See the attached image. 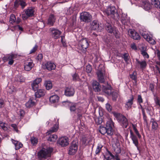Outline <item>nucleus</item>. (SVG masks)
<instances>
[{
	"label": "nucleus",
	"instance_id": "obj_56",
	"mask_svg": "<svg viewBox=\"0 0 160 160\" xmlns=\"http://www.w3.org/2000/svg\"><path fill=\"white\" fill-rule=\"evenodd\" d=\"M11 127L13 128V129L16 131V132H18L19 131L18 130V127L17 125L14 124H13L11 125Z\"/></svg>",
	"mask_w": 160,
	"mask_h": 160
},
{
	"label": "nucleus",
	"instance_id": "obj_30",
	"mask_svg": "<svg viewBox=\"0 0 160 160\" xmlns=\"http://www.w3.org/2000/svg\"><path fill=\"white\" fill-rule=\"evenodd\" d=\"M56 18L53 15H51L48 19L47 24L50 26H52L55 22Z\"/></svg>",
	"mask_w": 160,
	"mask_h": 160
},
{
	"label": "nucleus",
	"instance_id": "obj_57",
	"mask_svg": "<svg viewBox=\"0 0 160 160\" xmlns=\"http://www.w3.org/2000/svg\"><path fill=\"white\" fill-rule=\"evenodd\" d=\"M92 69V67L90 65H88L86 66V71L88 73L91 72Z\"/></svg>",
	"mask_w": 160,
	"mask_h": 160
},
{
	"label": "nucleus",
	"instance_id": "obj_59",
	"mask_svg": "<svg viewBox=\"0 0 160 160\" xmlns=\"http://www.w3.org/2000/svg\"><path fill=\"white\" fill-rule=\"evenodd\" d=\"M138 102L139 104H140L143 102L142 99L140 95H138Z\"/></svg>",
	"mask_w": 160,
	"mask_h": 160
},
{
	"label": "nucleus",
	"instance_id": "obj_1",
	"mask_svg": "<svg viewBox=\"0 0 160 160\" xmlns=\"http://www.w3.org/2000/svg\"><path fill=\"white\" fill-rule=\"evenodd\" d=\"M114 126L113 122L111 119H109L107 122L106 127L100 126L99 131L102 134L107 133L108 135L112 136L113 134V127Z\"/></svg>",
	"mask_w": 160,
	"mask_h": 160
},
{
	"label": "nucleus",
	"instance_id": "obj_55",
	"mask_svg": "<svg viewBox=\"0 0 160 160\" xmlns=\"http://www.w3.org/2000/svg\"><path fill=\"white\" fill-rule=\"evenodd\" d=\"M41 81L42 79L41 78H38L34 80L33 82L36 83L38 85V84L41 82Z\"/></svg>",
	"mask_w": 160,
	"mask_h": 160
},
{
	"label": "nucleus",
	"instance_id": "obj_31",
	"mask_svg": "<svg viewBox=\"0 0 160 160\" xmlns=\"http://www.w3.org/2000/svg\"><path fill=\"white\" fill-rule=\"evenodd\" d=\"M35 8L33 7H31L27 9L25 13L28 16L31 17L34 15Z\"/></svg>",
	"mask_w": 160,
	"mask_h": 160
},
{
	"label": "nucleus",
	"instance_id": "obj_39",
	"mask_svg": "<svg viewBox=\"0 0 160 160\" xmlns=\"http://www.w3.org/2000/svg\"><path fill=\"white\" fill-rule=\"evenodd\" d=\"M35 104V102L32 101V100L30 99L26 104V106L27 108H30L33 106Z\"/></svg>",
	"mask_w": 160,
	"mask_h": 160
},
{
	"label": "nucleus",
	"instance_id": "obj_62",
	"mask_svg": "<svg viewBox=\"0 0 160 160\" xmlns=\"http://www.w3.org/2000/svg\"><path fill=\"white\" fill-rule=\"evenodd\" d=\"M134 130L135 134L137 136L138 138H140L141 137V135L139 133L138 130L136 129Z\"/></svg>",
	"mask_w": 160,
	"mask_h": 160
},
{
	"label": "nucleus",
	"instance_id": "obj_43",
	"mask_svg": "<svg viewBox=\"0 0 160 160\" xmlns=\"http://www.w3.org/2000/svg\"><path fill=\"white\" fill-rule=\"evenodd\" d=\"M154 2L152 4L154 5L155 7L157 8L160 9V0H152Z\"/></svg>",
	"mask_w": 160,
	"mask_h": 160
},
{
	"label": "nucleus",
	"instance_id": "obj_18",
	"mask_svg": "<svg viewBox=\"0 0 160 160\" xmlns=\"http://www.w3.org/2000/svg\"><path fill=\"white\" fill-rule=\"evenodd\" d=\"M128 34L134 39L138 40L140 38L139 34L134 30L129 29L128 31Z\"/></svg>",
	"mask_w": 160,
	"mask_h": 160
},
{
	"label": "nucleus",
	"instance_id": "obj_40",
	"mask_svg": "<svg viewBox=\"0 0 160 160\" xmlns=\"http://www.w3.org/2000/svg\"><path fill=\"white\" fill-rule=\"evenodd\" d=\"M57 138L58 137L57 135L52 134L50 136L48 140L51 142H55Z\"/></svg>",
	"mask_w": 160,
	"mask_h": 160
},
{
	"label": "nucleus",
	"instance_id": "obj_20",
	"mask_svg": "<svg viewBox=\"0 0 160 160\" xmlns=\"http://www.w3.org/2000/svg\"><path fill=\"white\" fill-rule=\"evenodd\" d=\"M134 99V97L133 95H131L129 98L127 100L126 102L125 107L128 110L131 108L133 104V100Z\"/></svg>",
	"mask_w": 160,
	"mask_h": 160
},
{
	"label": "nucleus",
	"instance_id": "obj_54",
	"mask_svg": "<svg viewBox=\"0 0 160 160\" xmlns=\"http://www.w3.org/2000/svg\"><path fill=\"white\" fill-rule=\"evenodd\" d=\"M38 48V46L37 45H35L34 47L30 51L29 53H32L35 52V51L37 50Z\"/></svg>",
	"mask_w": 160,
	"mask_h": 160
},
{
	"label": "nucleus",
	"instance_id": "obj_38",
	"mask_svg": "<svg viewBox=\"0 0 160 160\" xmlns=\"http://www.w3.org/2000/svg\"><path fill=\"white\" fill-rule=\"evenodd\" d=\"M15 80L18 82H23L24 81L25 79L23 76L18 75L15 77Z\"/></svg>",
	"mask_w": 160,
	"mask_h": 160
},
{
	"label": "nucleus",
	"instance_id": "obj_6",
	"mask_svg": "<svg viewBox=\"0 0 160 160\" xmlns=\"http://www.w3.org/2000/svg\"><path fill=\"white\" fill-rule=\"evenodd\" d=\"M78 143V142H73L68 148V154L74 155L77 151Z\"/></svg>",
	"mask_w": 160,
	"mask_h": 160
},
{
	"label": "nucleus",
	"instance_id": "obj_52",
	"mask_svg": "<svg viewBox=\"0 0 160 160\" xmlns=\"http://www.w3.org/2000/svg\"><path fill=\"white\" fill-rule=\"evenodd\" d=\"M130 77L132 79L136 80L137 78L136 72L134 71L132 74H130Z\"/></svg>",
	"mask_w": 160,
	"mask_h": 160
},
{
	"label": "nucleus",
	"instance_id": "obj_34",
	"mask_svg": "<svg viewBox=\"0 0 160 160\" xmlns=\"http://www.w3.org/2000/svg\"><path fill=\"white\" fill-rule=\"evenodd\" d=\"M44 85L46 89L48 90L52 88V83L50 81H45L44 82Z\"/></svg>",
	"mask_w": 160,
	"mask_h": 160
},
{
	"label": "nucleus",
	"instance_id": "obj_29",
	"mask_svg": "<svg viewBox=\"0 0 160 160\" xmlns=\"http://www.w3.org/2000/svg\"><path fill=\"white\" fill-rule=\"evenodd\" d=\"M98 80L100 82L103 83L104 82V79L103 73L102 71L99 70L97 73Z\"/></svg>",
	"mask_w": 160,
	"mask_h": 160
},
{
	"label": "nucleus",
	"instance_id": "obj_23",
	"mask_svg": "<svg viewBox=\"0 0 160 160\" xmlns=\"http://www.w3.org/2000/svg\"><path fill=\"white\" fill-rule=\"evenodd\" d=\"M74 93V90L72 88H67L65 91V94L67 96L70 97L73 96Z\"/></svg>",
	"mask_w": 160,
	"mask_h": 160
},
{
	"label": "nucleus",
	"instance_id": "obj_25",
	"mask_svg": "<svg viewBox=\"0 0 160 160\" xmlns=\"http://www.w3.org/2000/svg\"><path fill=\"white\" fill-rule=\"evenodd\" d=\"M20 5L23 8L26 5L25 2L22 0H16L14 2V6L17 8L19 5Z\"/></svg>",
	"mask_w": 160,
	"mask_h": 160
},
{
	"label": "nucleus",
	"instance_id": "obj_11",
	"mask_svg": "<svg viewBox=\"0 0 160 160\" xmlns=\"http://www.w3.org/2000/svg\"><path fill=\"white\" fill-rule=\"evenodd\" d=\"M115 10L116 8L115 7L109 6L107 8L105 12L107 15H111L112 18H115L114 15L116 14Z\"/></svg>",
	"mask_w": 160,
	"mask_h": 160
},
{
	"label": "nucleus",
	"instance_id": "obj_9",
	"mask_svg": "<svg viewBox=\"0 0 160 160\" xmlns=\"http://www.w3.org/2000/svg\"><path fill=\"white\" fill-rule=\"evenodd\" d=\"M17 57L16 55L14 54H9L4 57L3 60L4 62L8 61V64L12 65L13 63V59Z\"/></svg>",
	"mask_w": 160,
	"mask_h": 160
},
{
	"label": "nucleus",
	"instance_id": "obj_58",
	"mask_svg": "<svg viewBox=\"0 0 160 160\" xmlns=\"http://www.w3.org/2000/svg\"><path fill=\"white\" fill-rule=\"evenodd\" d=\"M73 80H78L79 79V76L78 75L76 74L75 73L73 74L72 76Z\"/></svg>",
	"mask_w": 160,
	"mask_h": 160
},
{
	"label": "nucleus",
	"instance_id": "obj_41",
	"mask_svg": "<svg viewBox=\"0 0 160 160\" xmlns=\"http://www.w3.org/2000/svg\"><path fill=\"white\" fill-rule=\"evenodd\" d=\"M58 125L57 124L55 125L53 128L47 132V134H49L51 133L56 132L58 130Z\"/></svg>",
	"mask_w": 160,
	"mask_h": 160
},
{
	"label": "nucleus",
	"instance_id": "obj_47",
	"mask_svg": "<svg viewBox=\"0 0 160 160\" xmlns=\"http://www.w3.org/2000/svg\"><path fill=\"white\" fill-rule=\"evenodd\" d=\"M102 147V146L101 144H98L97 147L95 151V153L96 154H98L101 151V148Z\"/></svg>",
	"mask_w": 160,
	"mask_h": 160
},
{
	"label": "nucleus",
	"instance_id": "obj_53",
	"mask_svg": "<svg viewBox=\"0 0 160 160\" xmlns=\"http://www.w3.org/2000/svg\"><path fill=\"white\" fill-rule=\"evenodd\" d=\"M106 108L108 111L110 112L111 111L112 107L108 103H107L106 104Z\"/></svg>",
	"mask_w": 160,
	"mask_h": 160
},
{
	"label": "nucleus",
	"instance_id": "obj_26",
	"mask_svg": "<svg viewBox=\"0 0 160 160\" xmlns=\"http://www.w3.org/2000/svg\"><path fill=\"white\" fill-rule=\"evenodd\" d=\"M116 142L114 141H113V143L115 144V146L116 147H115L114 151L116 154H119L121 152L120 146L118 141L117 138L116 139Z\"/></svg>",
	"mask_w": 160,
	"mask_h": 160
},
{
	"label": "nucleus",
	"instance_id": "obj_10",
	"mask_svg": "<svg viewBox=\"0 0 160 160\" xmlns=\"http://www.w3.org/2000/svg\"><path fill=\"white\" fill-rule=\"evenodd\" d=\"M140 6L146 11H148L150 10L152 7V4L148 0H142Z\"/></svg>",
	"mask_w": 160,
	"mask_h": 160
},
{
	"label": "nucleus",
	"instance_id": "obj_48",
	"mask_svg": "<svg viewBox=\"0 0 160 160\" xmlns=\"http://www.w3.org/2000/svg\"><path fill=\"white\" fill-rule=\"evenodd\" d=\"M124 17H122L121 20L122 23L125 25L126 24L127 20L125 14H124Z\"/></svg>",
	"mask_w": 160,
	"mask_h": 160
},
{
	"label": "nucleus",
	"instance_id": "obj_60",
	"mask_svg": "<svg viewBox=\"0 0 160 160\" xmlns=\"http://www.w3.org/2000/svg\"><path fill=\"white\" fill-rule=\"evenodd\" d=\"M95 120L96 122L98 124H100L102 122V119L101 118H97Z\"/></svg>",
	"mask_w": 160,
	"mask_h": 160
},
{
	"label": "nucleus",
	"instance_id": "obj_42",
	"mask_svg": "<svg viewBox=\"0 0 160 160\" xmlns=\"http://www.w3.org/2000/svg\"><path fill=\"white\" fill-rule=\"evenodd\" d=\"M151 122L152 123V129L154 130L157 129L158 127L157 122L153 120H152L151 121Z\"/></svg>",
	"mask_w": 160,
	"mask_h": 160
},
{
	"label": "nucleus",
	"instance_id": "obj_37",
	"mask_svg": "<svg viewBox=\"0 0 160 160\" xmlns=\"http://www.w3.org/2000/svg\"><path fill=\"white\" fill-rule=\"evenodd\" d=\"M146 48L143 47H142L141 50V54L144 58H148L149 55L145 51Z\"/></svg>",
	"mask_w": 160,
	"mask_h": 160
},
{
	"label": "nucleus",
	"instance_id": "obj_33",
	"mask_svg": "<svg viewBox=\"0 0 160 160\" xmlns=\"http://www.w3.org/2000/svg\"><path fill=\"white\" fill-rule=\"evenodd\" d=\"M11 140L12 142L15 145V149L16 150H18L22 147L23 145L20 142L14 140L13 139H12Z\"/></svg>",
	"mask_w": 160,
	"mask_h": 160
},
{
	"label": "nucleus",
	"instance_id": "obj_4",
	"mask_svg": "<svg viewBox=\"0 0 160 160\" xmlns=\"http://www.w3.org/2000/svg\"><path fill=\"white\" fill-rule=\"evenodd\" d=\"M111 88V86L108 85L105 86H103L102 89L103 91L107 95H109L111 94L112 95V99L113 100H116L118 97V93L115 92H113L112 93Z\"/></svg>",
	"mask_w": 160,
	"mask_h": 160
},
{
	"label": "nucleus",
	"instance_id": "obj_13",
	"mask_svg": "<svg viewBox=\"0 0 160 160\" xmlns=\"http://www.w3.org/2000/svg\"><path fill=\"white\" fill-rule=\"evenodd\" d=\"M130 137L133 143L137 147V149L139 150L138 148V141L137 137L135 135L131 130H130Z\"/></svg>",
	"mask_w": 160,
	"mask_h": 160
},
{
	"label": "nucleus",
	"instance_id": "obj_22",
	"mask_svg": "<svg viewBox=\"0 0 160 160\" xmlns=\"http://www.w3.org/2000/svg\"><path fill=\"white\" fill-rule=\"evenodd\" d=\"M90 28L91 30H100L101 29L97 21L93 20L90 24Z\"/></svg>",
	"mask_w": 160,
	"mask_h": 160
},
{
	"label": "nucleus",
	"instance_id": "obj_49",
	"mask_svg": "<svg viewBox=\"0 0 160 160\" xmlns=\"http://www.w3.org/2000/svg\"><path fill=\"white\" fill-rule=\"evenodd\" d=\"M32 87L33 90L35 91L38 88V85L33 82L32 84Z\"/></svg>",
	"mask_w": 160,
	"mask_h": 160
},
{
	"label": "nucleus",
	"instance_id": "obj_7",
	"mask_svg": "<svg viewBox=\"0 0 160 160\" xmlns=\"http://www.w3.org/2000/svg\"><path fill=\"white\" fill-rule=\"evenodd\" d=\"M105 28L107 32L110 33H113L116 36V37L117 38L116 34H118V31L116 29V28L112 25H111L109 23H107L105 25Z\"/></svg>",
	"mask_w": 160,
	"mask_h": 160
},
{
	"label": "nucleus",
	"instance_id": "obj_16",
	"mask_svg": "<svg viewBox=\"0 0 160 160\" xmlns=\"http://www.w3.org/2000/svg\"><path fill=\"white\" fill-rule=\"evenodd\" d=\"M142 35L143 38L150 43L154 44L155 43V41L153 39L151 36L149 35L146 32L142 33Z\"/></svg>",
	"mask_w": 160,
	"mask_h": 160
},
{
	"label": "nucleus",
	"instance_id": "obj_19",
	"mask_svg": "<svg viewBox=\"0 0 160 160\" xmlns=\"http://www.w3.org/2000/svg\"><path fill=\"white\" fill-rule=\"evenodd\" d=\"M104 158L106 160H115V158L116 160H120L117 155L115 156L111 152L108 151L104 156Z\"/></svg>",
	"mask_w": 160,
	"mask_h": 160
},
{
	"label": "nucleus",
	"instance_id": "obj_32",
	"mask_svg": "<svg viewBox=\"0 0 160 160\" xmlns=\"http://www.w3.org/2000/svg\"><path fill=\"white\" fill-rule=\"evenodd\" d=\"M59 97L57 95H54L50 97L49 101L52 103H55L58 102Z\"/></svg>",
	"mask_w": 160,
	"mask_h": 160
},
{
	"label": "nucleus",
	"instance_id": "obj_2",
	"mask_svg": "<svg viewBox=\"0 0 160 160\" xmlns=\"http://www.w3.org/2000/svg\"><path fill=\"white\" fill-rule=\"evenodd\" d=\"M53 151V148L50 147H44L38 152V158L41 159L42 158H46L50 157L51 156V152Z\"/></svg>",
	"mask_w": 160,
	"mask_h": 160
},
{
	"label": "nucleus",
	"instance_id": "obj_15",
	"mask_svg": "<svg viewBox=\"0 0 160 160\" xmlns=\"http://www.w3.org/2000/svg\"><path fill=\"white\" fill-rule=\"evenodd\" d=\"M42 67L43 68H46L49 70H51L54 69L56 68V66L53 63L48 62L46 63H43Z\"/></svg>",
	"mask_w": 160,
	"mask_h": 160
},
{
	"label": "nucleus",
	"instance_id": "obj_5",
	"mask_svg": "<svg viewBox=\"0 0 160 160\" xmlns=\"http://www.w3.org/2000/svg\"><path fill=\"white\" fill-rule=\"evenodd\" d=\"M80 18L81 22H89L91 21L92 16L89 13L84 12L80 13Z\"/></svg>",
	"mask_w": 160,
	"mask_h": 160
},
{
	"label": "nucleus",
	"instance_id": "obj_44",
	"mask_svg": "<svg viewBox=\"0 0 160 160\" xmlns=\"http://www.w3.org/2000/svg\"><path fill=\"white\" fill-rule=\"evenodd\" d=\"M0 127L4 131H6L8 129L7 124L4 122H1L0 123Z\"/></svg>",
	"mask_w": 160,
	"mask_h": 160
},
{
	"label": "nucleus",
	"instance_id": "obj_63",
	"mask_svg": "<svg viewBox=\"0 0 160 160\" xmlns=\"http://www.w3.org/2000/svg\"><path fill=\"white\" fill-rule=\"evenodd\" d=\"M19 114H20V116H23V115L24 114V111L22 109H20L19 111Z\"/></svg>",
	"mask_w": 160,
	"mask_h": 160
},
{
	"label": "nucleus",
	"instance_id": "obj_36",
	"mask_svg": "<svg viewBox=\"0 0 160 160\" xmlns=\"http://www.w3.org/2000/svg\"><path fill=\"white\" fill-rule=\"evenodd\" d=\"M91 141V139L89 138L86 137H83L81 140L82 144L85 145L89 144Z\"/></svg>",
	"mask_w": 160,
	"mask_h": 160
},
{
	"label": "nucleus",
	"instance_id": "obj_45",
	"mask_svg": "<svg viewBox=\"0 0 160 160\" xmlns=\"http://www.w3.org/2000/svg\"><path fill=\"white\" fill-rule=\"evenodd\" d=\"M31 141L33 145H35L38 143V139L37 138L33 137L31 138Z\"/></svg>",
	"mask_w": 160,
	"mask_h": 160
},
{
	"label": "nucleus",
	"instance_id": "obj_46",
	"mask_svg": "<svg viewBox=\"0 0 160 160\" xmlns=\"http://www.w3.org/2000/svg\"><path fill=\"white\" fill-rule=\"evenodd\" d=\"M122 58L124 59L126 63L128 62L129 59V54L127 53H124L122 55Z\"/></svg>",
	"mask_w": 160,
	"mask_h": 160
},
{
	"label": "nucleus",
	"instance_id": "obj_3",
	"mask_svg": "<svg viewBox=\"0 0 160 160\" xmlns=\"http://www.w3.org/2000/svg\"><path fill=\"white\" fill-rule=\"evenodd\" d=\"M115 116L117 118L118 120L125 128H126L128 125V123L126 118L124 116L119 113H115Z\"/></svg>",
	"mask_w": 160,
	"mask_h": 160
},
{
	"label": "nucleus",
	"instance_id": "obj_8",
	"mask_svg": "<svg viewBox=\"0 0 160 160\" xmlns=\"http://www.w3.org/2000/svg\"><path fill=\"white\" fill-rule=\"evenodd\" d=\"M49 31L52 37L55 39L58 38L62 33L61 31L53 28H50Z\"/></svg>",
	"mask_w": 160,
	"mask_h": 160
},
{
	"label": "nucleus",
	"instance_id": "obj_50",
	"mask_svg": "<svg viewBox=\"0 0 160 160\" xmlns=\"http://www.w3.org/2000/svg\"><path fill=\"white\" fill-rule=\"evenodd\" d=\"M16 19L15 16L14 14H12L11 15L10 18V21L11 23H12L15 22Z\"/></svg>",
	"mask_w": 160,
	"mask_h": 160
},
{
	"label": "nucleus",
	"instance_id": "obj_21",
	"mask_svg": "<svg viewBox=\"0 0 160 160\" xmlns=\"http://www.w3.org/2000/svg\"><path fill=\"white\" fill-rule=\"evenodd\" d=\"M136 65L137 67H140L142 70H143L146 67L147 64L145 60L140 61L137 59H136Z\"/></svg>",
	"mask_w": 160,
	"mask_h": 160
},
{
	"label": "nucleus",
	"instance_id": "obj_61",
	"mask_svg": "<svg viewBox=\"0 0 160 160\" xmlns=\"http://www.w3.org/2000/svg\"><path fill=\"white\" fill-rule=\"evenodd\" d=\"M43 58V55L42 54H38L37 57V59L39 61H41Z\"/></svg>",
	"mask_w": 160,
	"mask_h": 160
},
{
	"label": "nucleus",
	"instance_id": "obj_17",
	"mask_svg": "<svg viewBox=\"0 0 160 160\" xmlns=\"http://www.w3.org/2000/svg\"><path fill=\"white\" fill-rule=\"evenodd\" d=\"M34 64L32 61L31 60H27L24 63V68L26 71H29L33 67Z\"/></svg>",
	"mask_w": 160,
	"mask_h": 160
},
{
	"label": "nucleus",
	"instance_id": "obj_24",
	"mask_svg": "<svg viewBox=\"0 0 160 160\" xmlns=\"http://www.w3.org/2000/svg\"><path fill=\"white\" fill-rule=\"evenodd\" d=\"M92 85L93 88L95 92H98L100 91L101 88V86L99 82L96 81H93Z\"/></svg>",
	"mask_w": 160,
	"mask_h": 160
},
{
	"label": "nucleus",
	"instance_id": "obj_28",
	"mask_svg": "<svg viewBox=\"0 0 160 160\" xmlns=\"http://www.w3.org/2000/svg\"><path fill=\"white\" fill-rule=\"evenodd\" d=\"M45 93V90L40 89L37 90V91L35 93V96L36 98H39L44 96Z\"/></svg>",
	"mask_w": 160,
	"mask_h": 160
},
{
	"label": "nucleus",
	"instance_id": "obj_12",
	"mask_svg": "<svg viewBox=\"0 0 160 160\" xmlns=\"http://www.w3.org/2000/svg\"><path fill=\"white\" fill-rule=\"evenodd\" d=\"M78 45L79 46H81L80 49L82 50H84L88 48L89 43L88 40L86 38H84L80 40Z\"/></svg>",
	"mask_w": 160,
	"mask_h": 160
},
{
	"label": "nucleus",
	"instance_id": "obj_35",
	"mask_svg": "<svg viewBox=\"0 0 160 160\" xmlns=\"http://www.w3.org/2000/svg\"><path fill=\"white\" fill-rule=\"evenodd\" d=\"M7 92L9 94H12L16 91V89L13 86H8L7 88Z\"/></svg>",
	"mask_w": 160,
	"mask_h": 160
},
{
	"label": "nucleus",
	"instance_id": "obj_51",
	"mask_svg": "<svg viewBox=\"0 0 160 160\" xmlns=\"http://www.w3.org/2000/svg\"><path fill=\"white\" fill-rule=\"evenodd\" d=\"M154 101L156 104L160 106V101L156 96H154Z\"/></svg>",
	"mask_w": 160,
	"mask_h": 160
},
{
	"label": "nucleus",
	"instance_id": "obj_27",
	"mask_svg": "<svg viewBox=\"0 0 160 160\" xmlns=\"http://www.w3.org/2000/svg\"><path fill=\"white\" fill-rule=\"evenodd\" d=\"M69 105L70 106V110L71 112H75L76 110L78 111V103H69ZM78 111L79 112H81L80 111Z\"/></svg>",
	"mask_w": 160,
	"mask_h": 160
},
{
	"label": "nucleus",
	"instance_id": "obj_64",
	"mask_svg": "<svg viewBox=\"0 0 160 160\" xmlns=\"http://www.w3.org/2000/svg\"><path fill=\"white\" fill-rule=\"evenodd\" d=\"M156 53L158 59L160 60V51L158 50H157Z\"/></svg>",
	"mask_w": 160,
	"mask_h": 160
},
{
	"label": "nucleus",
	"instance_id": "obj_14",
	"mask_svg": "<svg viewBox=\"0 0 160 160\" xmlns=\"http://www.w3.org/2000/svg\"><path fill=\"white\" fill-rule=\"evenodd\" d=\"M58 143L62 147H65L69 144V139L66 136L61 137L59 139Z\"/></svg>",
	"mask_w": 160,
	"mask_h": 160
}]
</instances>
